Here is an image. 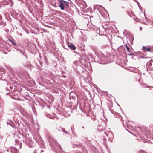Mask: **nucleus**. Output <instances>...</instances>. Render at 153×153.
<instances>
[{
    "label": "nucleus",
    "instance_id": "f257e3e1",
    "mask_svg": "<svg viewBox=\"0 0 153 153\" xmlns=\"http://www.w3.org/2000/svg\"><path fill=\"white\" fill-rule=\"evenodd\" d=\"M15 118V115L14 114L10 115L8 116V119L7 122V125H9L13 128H14L15 127V124L14 123L13 120L15 121V123L17 124L16 122L14 120Z\"/></svg>",
    "mask_w": 153,
    "mask_h": 153
},
{
    "label": "nucleus",
    "instance_id": "f03ea898",
    "mask_svg": "<svg viewBox=\"0 0 153 153\" xmlns=\"http://www.w3.org/2000/svg\"><path fill=\"white\" fill-rule=\"evenodd\" d=\"M59 4V7L62 10L66 9L69 7L68 4L69 2L68 1H65L63 0H58Z\"/></svg>",
    "mask_w": 153,
    "mask_h": 153
},
{
    "label": "nucleus",
    "instance_id": "7ed1b4c3",
    "mask_svg": "<svg viewBox=\"0 0 153 153\" xmlns=\"http://www.w3.org/2000/svg\"><path fill=\"white\" fill-rule=\"evenodd\" d=\"M144 134L145 137L147 138L153 139V128H151L150 129H145Z\"/></svg>",
    "mask_w": 153,
    "mask_h": 153
},
{
    "label": "nucleus",
    "instance_id": "20e7f679",
    "mask_svg": "<svg viewBox=\"0 0 153 153\" xmlns=\"http://www.w3.org/2000/svg\"><path fill=\"white\" fill-rule=\"evenodd\" d=\"M15 87L13 85L7 84V86L6 87V89L7 91H13L15 90Z\"/></svg>",
    "mask_w": 153,
    "mask_h": 153
},
{
    "label": "nucleus",
    "instance_id": "39448f33",
    "mask_svg": "<svg viewBox=\"0 0 153 153\" xmlns=\"http://www.w3.org/2000/svg\"><path fill=\"white\" fill-rule=\"evenodd\" d=\"M104 133L106 134L107 136L109 137L108 140L111 142H112V139L114 138V135L113 133L111 132H109L108 134H106V132H104Z\"/></svg>",
    "mask_w": 153,
    "mask_h": 153
},
{
    "label": "nucleus",
    "instance_id": "423d86ee",
    "mask_svg": "<svg viewBox=\"0 0 153 153\" xmlns=\"http://www.w3.org/2000/svg\"><path fill=\"white\" fill-rule=\"evenodd\" d=\"M53 142H54V143H53L52 141H51L49 142V144H50V145L51 146H52L54 148V145L56 146H59V147L61 148V146L60 145H59V144L57 142H56V140H53Z\"/></svg>",
    "mask_w": 153,
    "mask_h": 153
},
{
    "label": "nucleus",
    "instance_id": "0eeeda50",
    "mask_svg": "<svg viewBox=\"0 0 153 153\" xmlns=\"http://www.w3.org/2000/svg\"><path fill=\"white\" fill-rule=\"evenodd\" d=\"M143 51H144L150 52L151 51V48L150 46H143Z\"/></svg>",
    "mask_w": 153,
    "mask_h": 153
},
{
    "label": "nucleus",
    "instance_id": "6e6552de",
    "mask_svg": "<svg viewBox=\"0 0 153 153\" xmlns=\"http://www.w3.org/2000/svg\"><path fill=\"white\" fill-rule=\"evenodd\" d=\"M18 16V14L16 11H13L12 13L11 14V17L16 19H17Z\"/></svg>",
    "mask_w": 153,
    "mask_h": 153
},
{
    "label": "nucleus",
    "instance_id": "1a4fd4ad",
    "mask_svg": "<svg viewBox=\"0 0 153 153\" xmlns=\"http://www.w3.org/2000/svg\"><path fill=\"white\" fill-rule=\"evenodd\" d=\"M19 138H21V139H20L19 140H15V143H16V144H17L18 143H19V142H20L21 141H22L23 142H24L25 140H24V136L22 135H20V136L19 137Z\"/></svg>",
    "mask_w": 153,
    "mask_h": 153
},
{
    "label": "nucleus",
    "instance_id": "9d476101",
    "mask_svg": "<svg viewBox=\"0 0 153 153\" xmlns=\"http://www.w3.org/2000/svg\"><path fill=\"white\" fill-rule=\"evenodd\" d=\"M7 20L9 22H11L12 20V17L11 16V14L9 13H7L5 16Z\"/></svg>",
    "mask_w": 153,
    "mask_h": 153
},
{
    "label": "nucleus",
    "instance_id": "9b49d317",
    "mask_svg": "<svg viewBox=\"0 0 153 153\" xmlns=\"http://www.w3.org/2000/svg\"><path fill=\"white\" fill-rule=\"evenodd\" d=\"M108 29H98L100 35H103L105 34V30Z\"/></svg>",
    "mask_w": 153,
    "mask_h": 153
},
{
    "label": "nucleus",
    "instance_id": "f8f14e48",
    "mask_svg": "<svg viewBox=\"0 0 153 153\" xmlns=\"http://www.w3.org/2000/svg\"><path fill=\"white\" fill-rule=\"evenodd\" d=\"M68 45L70 48L71 50H74L76 49V47L73 43H68Z\"/></svg>",
    "mask_w": 153,
    "mask_h": 153
},
{
    "label": "nucleus",
    "instance_id": "ddd939ff",
    "mask_svg": "<svg viewBox=\"0 0 153 153\" xmlns=\"http://www.w3.org/2000/svg\"><path fill=\"white\" fill-rule=\"evenodd\" d=\"M97 10L99 11V12L100 13V14H101V11L103 10H105L106 11L105 9L103 7L100 5H99V6L98 9Z\"/></svg>",
    "mask_w": 153,
    "mask_h": 153
},
{
    "label": "nucleus",
    "instance_id": "4468645a",
    "mask_svg": "<svg viewBox=\"0 0 153 153\" xmlns=\"http://www.w3.org/2000/svg\"><path fill=\"white\" fill-rule=\"evenodd\" d=\"M125 46L127 49V52H130V48L127 45V44H126L125 45Z\"/></svg>",
    "mask_w": 153,
    "mask_h": 153
},
{
    "label": "nucleus",
    "instance_id": "2eb2a0df",
    "mask_svg": "<svg viewBox=\"0 0 153 153\" xmlns=\"http://www.w3.org/2000/svg\"><path fill=\"white\" fill-rule=\"evenodd\" d=\"M99 5H96L94 6V10H96V9L98 10V7Z\"/></svg>",
    "mask_w": 153,
    "mask_h": 153
},
{
    "label": "nucleus",
    "instance_id": "dca6fc26",
    "mask_svg": "<svg viewBox=\"0 0 153 153\" xmlns=\"http://www.w3.org/2000/svg\"><path fill=\"white\" fill-rule=\"evenodd\" d=\"M71 130L72 133L73 134L74 132H75L74 126L73 125H72V126H71Z\"/></svg>",
    "mask_w": 153,
    "mask_h": 153
},
{
    "label": "nucleus",
    "instance_id": "f3484780",
    "mask_svg": "<svg viewBox=\"0 0 153 153\" xmlns=\"http://www.w3.org/2000/svg\"><path fill=\"white\" fill-rule=\"evenodd\" d=\"M0 24L1 25L3 26H4L6 25V22H2V21H1L0 23Z\"/></svg>",
    "mask_w": 153,
    "mask_h": 153
},
{
    "label": "nucleus",
    "instance_id": "a211bd4d",
    "mask_svg": "<svg viewBox=\"0 0 153 153\" xmlns=\"http://www.w3.org/2000/svg\"><path fill=\"white\" fill-rule=\"evenodd\" d=\"M62 131H63V132H64V133L66 134H68V131H66L65 129L64 128H62Z\"/></svg>",
    "mask_w": 153,
    "mask_h": 153
},
{
    "label": "nucleus",
    "instance_id": "6ab92c4d",
    "mask_svg": "<svg viewBox=\"0 0 153 153\" xmlns=\"http://www.w3.org/2000/svg\"><path fill=\"white\" fill-rule=\"evenodd\" d=\"M145 142H146L149 143H150V144L152 143L150 140H145Z\"/></svg>",
    "mask_w": 153,
    "mask_h": 153
},
{
    "label": "nucleus",
    "instance_id": "aec40b11",
    "mask_svg": "<svg viewBox=\"0 0 153 153\" xmlns=\"http://www.w3.org/2000/svg\"><path fill=\"white\" fill-rule=\"evenodd\" d=\"M9 1L10 4V6L11 7L13 5V2L12 0H9Z\"/></svg>",
    "mask_w": 153,
    "mask_h": 153
},
{
    "label": "nucleus",
    "instance_id": "412c9836",
    "mask_svg": "<svg viewBox=\"0 0 153 153\" xmlns=\"http://www.w3.org/2000/svg\"><path fill=\"white\" fill-rule=\"evenodd\" d=\"M47 116H48L49 118H50L53 119V117H52V116L49 114H48Z\"/></svg>",
    "mask_w": 153,
    "mask_h": 153
},
{
    "label": "nucleus",
    "instance_id": "4be33fe9",
    "mask_svg": "<svg viewBox=\"0 0 153 153\" xmlns=\"http://www.w3.org/2000/svg\"><path fill=\"white\" fill-rule=\"evenodd\" d=\"M139 153H147V152H145L144 151L141 150L140 151Z\"/></svg>",
    "mask_w": 153,
    "mask_h": 153
},
{
    "label": "nucleus",
    "instance_id": "5701e85b",
    "mask_svg": "<svg viewBox=\"0 0 153 153\" xmlns=\"http://www.w3.org/2000/svg\"><path fill=\"white\" fill-rule=\"evenodd\" d=\"M25 66L27 67L28 68H30V69L32 68V66L31 65H26Z\"/></svg>",
    "mask_w": 153,
    "mask_h": 153
},
{
    "label": "nucleus",
    "instance_id": "b1692460",
    "mask_svg": "<svg viewBox=\"0 0 153 153\" xmlns=\"http://www.w3.org/2000/svg\"><path fill=\"white\" fill-rule=\"evenodd\" d=\"M24 31H25V32L27 34L29 33V31H27V29H24Z\"/></svg>",
    "mask_w": 153,
    "mask_h": 153
},
{
    "label": "nucleus",
    "instance_id": "393cba45",
    "mask_svg": "<svg viewBox=\"0 0 153 153\" xmlns=\"http://www.w3.org/2000/svg\"><path fill=\"white\" fill-rule=\"evenodd\" d=\"M72 134L73 135L74 137H76V134L75 132H74Z\"/></svg>",
    "mask_w": 153,
    "mask_h": 153
},
{
    "label": "nucleus",
    "instance_id": "a878e982",
    "mask_svg": "<svg viewBox=\"0 0 153 153\" xmlns=\"http://www.w3.org/2000/svg\"><path fill=\"white\" fill-rule=\"evenodd\" d=\"M31 32L34 33V34H37V32H33V31H31Z\"/></svg>",
    "mask_w": 153,
    "mask_h": 153
},
{
    "label": "nucleus",
    "instance_id": "bb28decb",
    "mask_svg": "<svg viewBox=\"0 0 153 153\" xmlns=\"http://www.w3.org/2000/svg\"><path fill=\"white\" fill-rule=\"evenodd\" d=\"M133 54H134L133 53H129V54H128V55H130V56H131V55H133Z\"/></svg>",
    "mask_w": 153,
    "mask_h": 153
},
{
    "label": "nucleus",
    "instance_id": "cd10ccee",
    "mask_svg": "<svg viewBox=\"0 0 153 153\" xmlns=\"http://www.w3.org/2000/svg\"><path fill=\"white\" fill-rule=\"evenodd\" d=\"M5 31H6V32H7H7H8V31H9V30H8V29H6V30H5Z\"/></svg>",
    "mask_w": 153,
    "mask_h": 153
},
{
    "label": "nucleus",
    "instance_id": "c85d7f7f",
    "mask_svg": "<svg viewBox=\"0 0 153 153\" xmlns=\"http://www.w3.org/2000/svg\"><path fill=\"white\" fill-rule=\"evenodd\" d=\"M12 44H13L14 45L16 46V44L14 42H13L12 43Z\"/></svg>",
    "mask_w": 153,
    "mask_h": 153
},
{
    "label": "nucleus",
    "instance_id": "c756f323",
    "mask_svg": "<svg viewBox=\"0 0 153 153\" xmlns=\"http://www.w3.org/2000/svg\"><path fill=\"white\" fill-rule=\"evenodd\" d=\"M33 153H37V151L36 150H35L34 151Z\"/></svg>",
    "mask_w": 153,
    "mask_h": 153
},
{
    "label": "nucleus",
    "instance_id": "7c9ffc66",
    "mask_svg": "<svg viewBox=\"0 0 153 153\" xmlns=\"http://www.w3.org/2000/svg\"><path fill=\"white\" fill-rule=\"evenodd\" d=\"M41 30H43V29H41ZM44 30V32H45L47 31V29H43Z\"/></svg>",
    "mask_w": 153,
    "mask_h": 153
},
{
    "label": "nucleus",
    "instance_id": "2f4dec72",
    "mask_svg": "<svg viewBox=\"0 0 153 153\" xmlns=\"http://www.w3.org/2000/svg\"><path fill=\"white\" fill-rule=\"evenodd\" d=\"M137 4H138V5H139V3H137ZM138 7H139L140 9V8L139 5H138Z\"/></svg>",
    "mask_w": 153,
    "mask_h": 153
},
{
    "label": "nucleus",
    "instance_id": "473e14b6",
    "mask_svg": "<svg viewBox=\"0 0 153 153\" xmlns=\"http://www.w3.org/2000/svg\"><path fill=\"white\" fill-rule=\"evenodd\" d=\"M23 51H25V49L24 48V49H23Z\"/></svg>",
    "mask_w": 153,
    "mask_h": 153
},
{
    "label": "nucleus",
    "instance_id": "72a5a7b5",
    "mask_svg": "<svg viewBox=\"0 0 153 153\" xmlns=\"http://www.w3.org/2000/svg\"><path fill=\"white\" fill-rule=\"evenodd\" d=\"M36 30H37L38 32L39 31V29H36Z\"/></svg>",
    "mask_w": 153,
    "mask_h": 153
},
{
    "label": "nucleus",
    "instance_id": "f704fd0d",
    "mask_svg": "<svg viewBox=\"0 0 153 153\" xmlns=\"http://www.w3.org/2000/svg\"><path fill=\"white\" fill-rule=\"evenodd\" d=\"M104 29H108V28L107 27H105V28H104Z\"/></svg>",
    "mask_w": 153,
    "mask_h": 153
},
{
    "label": "nucleus",
    "instance_id": "c9c22d12",
    "mask_svg": "<svg viewBox=\"0 0 153 153\" xmlns=\"http://www.w3.org/2000/svg\"><path fill=\"white\" fill-rule=\"evenodd\" d=\"M140 29H142V27H140Z\"/></svg>",
    "mask_w": 153,
    "mask_h": 153
},
{
    "label": "nucleus",
    "instance_id": "e433bc0d",
    "mask_svg": "<svg viewBox=\"0 0 153 153\" xmlns=\"http://www.w3.org/2000/svg\"><path fill=\"white\" fill-rule=\"evenodd\" d=\"M18 47H19V46H20V45L19 44H18Z\"/></svg>",
    "mask_w": 153,
    "mask_h": 153
},
{
    "label": "nucleus",
    "instance_id": "4c0bfd02",
    "mask_svg": "<svg viewBox=\"0 0 153 153\" xmlns=\"http://www.w3.org/2000/svg\"><path fill=\"white\" fill-rule=\"evenodd\" d=\"M96 31L97 32V33H98V31L96 30Z\"/></svg>",
    "mask_w": 153,
    "mask_h": 153
},
{
    "label": "nucleus",
    "instance_id": "58836bf2",
    "mask_svg": "<svg viewBox=\"0 0 153 153\" xmlns=\"http://www.w3.org/2000/svg\"><path fill=\"white\" fill-rule=\"evenodd\" d=\"M1 16V15H0V16Z\"/></svg>",
    "mask_w": 153,
    "mask_h": 153
}]
</instances>
